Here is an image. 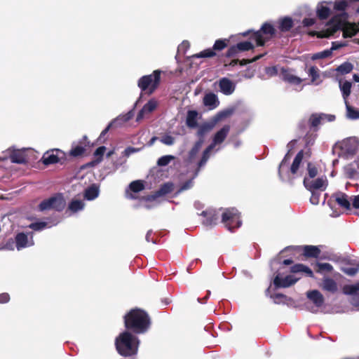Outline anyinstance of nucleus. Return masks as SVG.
I'll list each match as a JSON object with an SVG mask.
<instances>
[{
  "mask_svg": "<svg viewBox=\"0 0 359 359\" xmlns=\"http://www.w3.org/2000/svg\"><path fill=\"white\" fill-rule=\"evenodd\" d=\"M347 16L346 13L334 15L327 24L324 30L316 33L317 36L319 38L329 37L339 29L343 30L344 38L354 36L357 33L358 29L347 22Z\"/></svg>",
  "mask_w": 359,
  "mask_h": 359,
  "instance_id": "f257e3e1",
  "label": "nucleus"
},
{
  "mask_svg": "<svg viewBox=\"0 0 359 359\" xmlns=\"http://www.w3.org/2000/svg\"><path fill=\"white\" fill-rule=\"evenodd\" d=\"M150 325L149 316L144 311L132 309L125 316V325L126 328L132 330L137 334L145 332Z\"/></svg>",
  "mask_w": 359,
  "mask_h": 359,
  "instance_id": "f03ea898",
  "label": "nucleus"
},
{
  "mask_svg": "<svg viewBox=\"0 0 359 359\" xmlns=\"http://www.w3.org/2000/svg\"><path fill=\"white\" fill-rule=\"evenodd\" d=\"M139 343L137 337L128 332L120 334L115 341L118 353L126 357L133 355L137 353Z\"/></svg>",
  "mask_w": 359,
  "mask_h": 359,
  "instance_id": "7ed1b4c3",
  "label": "nucleus"
},
{
  "mask_svg": "<svg viewBox=\"0 0 359 359\" xmlns=\"http://www.w3.org/2000/svg\"><path fill=\"white\" fill-rule=\"evenodd\" d=\"M230 131V126L225 125L217 131L213 138L212 143L205 149L201 161L198 163V168L204 166L210 156V153L215 146L222 144L227 137Z\"/></svg>",
  "mask_w": 359,
  "mask_h": 359,
  "instance_id": "20e7f679",
  "label": "nucleus"
},
{
  "mask_svg": "<svg viewBox=\"0 0 359 359\" xmlns=\"http://www.w3.org/2000/svg\"><path fill=\"white\" fill-rule=\"evenodd\" d=\"M161 73V70L157 69L149 75L142 76L138 80V87L142 91H146L149 95L152 94L160 84Z\"/></svg>",
  "mask_w": 359,
  "mask_h": 359,
  "instance_id": "39448f33",
  "label": "nucleus"
},
{
  "mask_svg": "<svg viewBox=\"0 0 359 359\" xmlns=\"http://www.w3.org/2000/svg\"><path fill=\"white\" fill-rule=\"evenodd\" d=\"M275 34L274 27L268 22L264 23L261 29L252 34L251 39L254 41L257 46H263L266 41L269 40Z\"/></svg>",
  "mask_w": 359,
  "mask_h": 359,
  "instance_id": "423d86ee",
  "label": "nucleus"
},
{
  "mask_svg": "<svg viewBox=\"0 0 359 359\" xmlns=\"http://www.w3.org/2000/svg\"><path fill=\"white\" fill-rule=\"evenodd\" d=\"M359 141L355 137H351L336 144L335 149L340 150V154L346 156H352L357 151Z\"/></svg>",
  "mask_w": 359,
  "mask_h": 359,
  "instance_id": "0eeeda50",
  "label": "nucleus"
},
{
  "mask_svg": "<svg viewBox=\"0 0 359 359\" xmlns=\"http://www.w3.org/2000/svg\"><path fill=\"white\" fill-rule=\"evenodd\" d=\"M65 205L63 196L61 194H57L41 202L39 209L40 211L50 210L61 211L65 208Z\"/></svg>",
  "mask_w": 359,
  "mask_h": 359,
  "instance_id": "6e6552de",
  "label": "nucleus"
},
{
  "mask_svg": "<svg viewBox=\"0 0 359 359\" xmlns=\"http://www.w3.org/2000/svg\"><path fill=\"white\" fill-rule=\"evenodd\" d=\"M222 222L231 231L238 228L241 224L239 213L237 210L232 208L226 210L222 215Z\"/></svg>",
  "mask_w": 359,
  "mask_h": 359,
  "instance_id": "1a4fd4ad",
  "label": "nucleus"
},
{
  "mask_svg": "<svg viewBox=\"0 0 359 359\" xmlns=\"http://www.w3.org/2000/svg\"><path fill=\"white\" fill-rule=\"evenodd\" d=\"M309 300L313 304L312 306L306 305L307 309L312 313H317L319 309L324 304L323 295L316 290L309 291L306 293Z\"/></svg>",
  "mask_w": 359,
  "mask_h": 359,
  "instance_id": "9d476101",
  "label": "nucleus"
},
{
  "mask_svg": "<svg viewBox=\"0 0 359 359\" xmlns=\"http://www.w3.org/2000/svg\"><path fill=\"white\" fill-rule=\"evenodd\" d=\"M304 185L309 191H324L327 186V180L324 176L313 179L304 178Z\"/></svg>",
  "mask_w": 359,
  "mask_h": 359,
  "instance_id": "9b49d317",
  "label": "nucleus"
},
{
  "mask_svg": "<svg viewBox=\"0 0 359 359\" xmlns=\"http://www.w3.org/2000/svg\"><path fill=\"white\" fill-rule=\"evenodd\" d=\"M303 151H300L295 156L292 165L288 171L292 178L302 176L304 172V167L302 164Z\"/></svg>",
  "mask_w": 359,
  "mask_h": 359,
  "instance_id": "f8f14e48",
  "label": "nucleus"
},
{
  "mask_svg": "<svg viewBox=\"0 0 359 359\" xmlns=\"http://www.w3.org/2000/svg\"><path fill=\"white\" fill-rule=\"evenodd\" d=\"M158 105V102L155 98L150 99L139 111L136 121L140 122L142 119L148 118L149 114H151Z\"/></svg>",
  "mask_w": 359,
  "mask_h": 359,
  "instance_id": "ddd939ff",
  "label": "nucleus"
},
{
  "mask_svg": "<svg viewBox=\"0 0 359 359\" xmlns=\"http://www.w3.org/2000/svg\"><path fill=\"white\" fill-rule=\"evenodd\" d=\"M15 243L18 250L34 245L33 233H18L15 236Z\"/></svg>",
  "mask_w": 359,
  "mask_h": 359,
  "instance_id": "4468645a",
  "label": "nucleus"
},
{
  "mask_svg": "<svg viewBox=\"0 0 359 359\" xmlns=\"http://www.w3.org/2000/svg\"><path fill=\"white\" fill-rule=\"evenodd\" d=\"M299 279L300 277L294 274L288 275L285 278H282L280 274H278L273 280V284L276 287H288Z\"/></svg>",
  "mask_w": 359,
  "mask_h": 359,
  "instance_id": "2eb2a0df",
  "label": "nucleus"
},
{
  "mask_svg": "<svg viewBox=\"0 0 359 359\" xmlns=\"http://www.w3.org/2000/svg\"><path fill=\"white\" fill-rule=\"evenodd\" d=\"M63 155V152L60 149L50 150L44 153L41 161L46 165L54 164L57 163Z\"/></svg>",
  "mask_w": 359,
  "mask_h": 359,
  "instance_id": "dca6fc26",
  "label": "nucleus"
},
{
  "mask_svg": "<svg viewBox=\"0 0 359 359\" xmlns=\"http://www.w3.org/2000/svg\"><path fill=\"white\" fill-rule=\"evenodd\" d=\"M335 119V116L326 114H313L309 118L310 124L313 128L325 122H332Z\"/></svg>",
  "mask_w": 359,
  "mask_h": 359,
  "instance_id": "f3484780",
  "label": "nucleus"
},
{
  "mask_svg": "<svg viewBox=\"0 0 359 359\" xmlns=\"http://www.w3.org/2000/svg\"><path fill=\"white\" fill-rule=\"evenodd\" d=\"M280 76L285 82L291 85L299 86L302 82V79L294 75L292 69L281 68Z\"/></svg>",
  "mask_w": 359,
  "mask_h": 359,
  "instance_id": "a211bd4d",
  "label": "nucleus"
},
{
  "mask_svg": "<svg viewBox=\"0 0 359 359\" xmlns=\"http://www.w3.org/2000/svg\"><path fill=\"white\" fill-rule=\"evenodd\" d=\"M144 189V184L142 180L132 182L128 188L126 190V196L130 199H135L137 197L134 194L138 193Z\"/></svg>",
  "mask_w": 359,
  "mask_h": 359,
  "instance_id": "6ab92c4d",
  "label": "nucleus"
},
{
  "mask_svg": "<svg viewBox=\"0 0 359 359\" xmlns=\"http://www.w3.org/2000/svg\"><path fill=\"white\" fill-rule=\"evenodd\" d=\"M332 4V1H322L318 3L316 7L317 16L321 20L327 19L330 15V6Z\"/></svg>",
  "mask_w": 359,
  "mask_h": 359,
  "instance_id": "aec40b11",
  "label": "nucleus"
},
{
  "mask_svg": "<svg viewBox=\"0 0 359 359\" xmlns=\"http://www.w3.org/2000/svg\"><path fill=\"white\" fill-rule=\"evenodd\" d=\"M219 119V117L216 118L215 119H213L209 122H205L198 126L197 135L200 137V139L203 140V137L215 127L216 123Z\"/></svg>",
  "mask_w": 359,
  "mask_h": 359,
  "instance_id": "412c9836",
  "label": "nucleus"
},
{
  "mask_svg": "<svg viewBox=\"0 0 359 359\" xmlns=\"http://www.w3.org/2000/svg\"><path fill=\"white\" fill-rule=\"evenodd\" d=\"M254 47L251 41H243L231 46L228 50V55L233 56L239 51H246L252 49Z\"/></svg>",
  "mask_w": 359,
  "mask_h": 359,
  "instance_id": "4be33fe9",
  "label": "nucleus"
},
{
  "mask_svg": "<svg viewBox=\"0 0 359 359\" xmlns=\"http://www.w3.org/2000/svg\"><path fill=\"white\" fill-rule=\"evenodd\" d=\"M220 91L226 95H229L235 90L234 83L227 78H222L219 81Z\"/></svg>",
  "mask_w": 359,
  "mask_h": 359,
  "instance_id": "5701e85b",
  "label": "nucleus"
},
{
  "mask_svg": "<svg viewBox=\"0 0 359 359\" xmlns=\"http://www.w3.org/2000/svg\"><path fill=\"white\" fill-rule=\"evenodd\" d=\"M10 159L15 163H24L27 161L25 149H9Z\"/></svg>",
  "mask_w": 359,
  "mask_h": 359,
  "instance_id": "b1692460",
  "label": "nucleus"
},
{
  "mask_svg": "<svg viewBox=\"0 0 359 359\" xmlns=\"http://www.w3.org/2000/svg\"><path fill=\"white\" fill-rule=\"evenodd\" d=\"M294 144H295V142L292 141L287 144V148L289 149V151H288L287 154L285 156L284 158L283 159V161H281V163H280V165H279L278 174H279L280 177L283 180H286L283 175V171L285 168H287V165H288L290 158V151L292 149Z\"/></svg>",
  "mask_w": 359,
  "mask_h": 359,
  "instance_id": "393cba45",
  "label": "nucleus"
},
{
  "mask_svg": "<svg viewBox=\"0 0 359 359\" xmlns=\"http://www.w3.org/2000/svg\"><path fill=\"white\" fill-rule=\"evenodd\" d=\"M203 104L209 109H214L218 107L219 101L217 96L213 93L205 94L203 97Z\"/></svg>",
  "mask_w": 359,
  "mask_h": 359,
  "instance_id": "a878e982",
  "label": "nucleus"
},
{
  "mask_svg": "<svg viewBox=\"0 0 359 359\" xmlns=\"http://www.w3.org/2000/svg\"><path fill=\"white\" fill-rule=\"evenodd\" d=\"M334 198L335 201L341 207L349 210L351 208V199H348V197L346 194L343 193H337L334 195Z\"/></svg>",
  "mask_w": 359,
  "mask_h": 359,
  "instance_id": "bb28decb",
  "label": "nucleus"
},
{
  "mask_svg": "<svg viewBox=\"0 0 359 359\" xmlns=\"http://www.w3.org/2000/svg\"><path fill=\"white\" fill-rule=\"evenodd\" d=\"M321 287L324 290L332 293L336 292L338 289L336 281L327 277L323 278Z\"/></svg>",
  "mask_w": 359,
  "mask_h": 359,
  "instance_id": "cd10ccee",
  "label": "nucleus"
},
{
  "mask_svg": "<svg viewBox=\"0 0 359 359\" xmlns=\"http://www.w3.org/2000/svg\"><path fill=\"white\" fill-rule=\"evenodd\" d=\"M202 215L205 217L203 223L206 226L216 224L219 218V216L215 210L203 211Z\"/></svg>",
  "mask_w": 359,
  "mask_h": 359,
  "instance_id": "c85d7f7f",
  "label": "nucleus"
},
{
  "mask_svg": "<svg viewBox=\"0 0 359 359\" xmlns=\"http://www.w3.org/2000/svg\"><path fill=\"white\" fill-rule=\"evenodd\" d=\"M203 144V140H202V139H200L198 141H197L194 144V145L193 146V147L189 152L188 158L187 160V162L191 163L195 160L198 153L199 152L200 149H201Z\"/></svg>",
  "mask_w": 359,
  "mask_h": 359,
  "instance_id": "c756f323",
  "label": "nucleus"
},
{
  "mask_svg": "<svg viewBox=\"0 0 359 359\" xmlns=\"http://www.w3.org/2000/svg\"><path fill=\"white\" fill-rule=\"evenodd\" d=\"M84 207L85 203L83 201L74 198L68 205V210L71 211L72 213H76L83 210Z\"/></svg>",
  "mask_w": 359,
  "mask_h": 359,
  "instance_id": "7c9ffc66",
  "label": "nucleus"
},
{
  "mask_svg": "<svg viewBox=\"0 0 359 359\" xmlns=\"http://www.w3.org/2000/svg\"><path fill=\"white\" fill-rule=\"evenodd\" d=\"M172 187H173L172 184H171V183H166V184H163L161 187V189L156 193V195L148 196L147 200H148V201L154 200L158 196L167 194H168V193H170V192H171L172 191Z\"/></svg>",
  "mask_w": 359,
  "mask_h": 359,
  "instance_id": "2f4dec72",
  "label": "nucleus"
},
{
  "mask_svg": "<svg viewBox=\"0 0 359 359\" xmlns=\"http://www.w3.org/2000/svg\"><path fill=\"white\" fill-rule=\"evenodd\" d=\"M198 113L196 111H189L187 116L186 123L189 128H194L197 127Z\"/></svg>",
  "mask_w": 359,
  "mask_h": 359,
  "instance_id": "473e14b6",
  "label": "nucleus"
},
{
  "mask_svg": "<svg viewBox=\"0 0 359 359\" xmlns=\"http://www.w3.org/2000/svg\"><path fill=\"white\" fill-rule=\"evenodd\" d=\"M291 272L293 273H297L299 272L305 273L308 276L313 277V271L306 266L302 264H297L292 266Z\"/></svg>",
  "mask_w": 359,
  "mask_h": 359,
  "instance_id": "72a5a7b5",
  "label": "nucleus"
},
{
  "mask_svg": "<svg viewBox=\"0 0 359 359\" xmlns=\"http://www.w3.org/2000/svg\"><path fill=\"white\" fill-rule=\"evenodd\" d=\"M99 195V188L96 185H92L88 187L84 194V196L87 200L92 201L96 198Z\"/></svg>",
  "mask_w": 359,
  "mask_h": 359,
  "instance_id": "f704fd0d",
  "label": "nucleus"
},
{
  "mask_svg": "<svg viewBox=\"0 0 359 359\" xmlns=\"http://www.w3.org/2000/svg\"><path fill=\"white\" fill-rule=\"evenodd\" d=\"M351 83L350 81L339 82V88L342 93L344 102L347 101V98L351 93Z\"/></svg>",
  "mask_w": 359,
  "mask_h": 359,
  "instance_id": "c9c22d12",
  "label": "nucleus"
},
{
  "mask_svg": "<svg viewBox=\"0 0 359 359\" xmlns=\"http://www.w3.org/2000/svg\"><path fill=\"white\" fill-rule=\"evenodd\" d=\"M346 118L351 120L359 118V111L349 105L348 101H346Z\"/></svg>",
  "mask_w": 359,
  "mask_h": 359,
  "instance_id": "e433bc0d",
  "label": "nucleus"
},
{
  "mask_svg": "<svg viewBox=\"0 0 359 359\" xmlns=\"http://www.w3.org/2000/svg\"><path fill=\"white\" fill-rule=\"evenodd\" d=\"M292 25V20L289 17L280 19L278 22V27L282 32L289 31Z\"/></svg>",
  "mask_w": 359,
  "mask_h": 359,
  "instance_id": "4c0bfd02",
  "label": "nucleus"
},
{
  "mask_svg": "<svg viewBox=\"0 0 359 359\" xmlns=\"http://www.w3.org/2000/svg\"><path fill=\"white\" fill-rule=\"evenodd\" d=\"M320 250L313 245H306L304 248V254L306 257H317Z\"/></svg>",
  "mask_w": 359,
  "mask_h": 359,
  "instance_id": "58836bf2",
  "label": "nucleus"
},
{
  "mask_svg": "<svg viewBox=\"0 0 359 359\" xmlns=\"http://www.w3.org/2000/svg\"><path fill=\"white\" fill-rule=\"evenodd\" d=\"M359 291V281L353 285H346L343 287V292L346 294H354Z\"/></svg>",
  "mask_w": 359,
  "mask_h": 359,
  "instance_id": "ea45409f",
  "label": "nucleus"
},
{
  "mask_svg": "<svg viewBox=\"0 0 359 359\" xmlns=\"http://www.w3.org/2000/svg\"><path fill=\"white\" fill-rule=\"evenodd\" d=\"M308 74L310 77H311V82L313 83H316L318 85L320 82L318 81V79L319 78V70L316 67H311L309 69Z\"/></svg>",
  "mask_w": 359,
  "mask_h": 359,
  "instance_id": "a19ab883",
  "label": "nucleus"
},
{
  "mask_svg": "<svg viewBox=\"0 0 359 359\" xmlns=\"http://www.w3.org/2000/svg\"><path fill=\"white\" fill-rule=\"evenodd\" d=\"M348 6L347 0H336L334 4V8L341 12V14L346 13L345 10Z\"/></svg>",
  "mask_w": 359,
  "mask_h": 359,
  "instance_id": "79ce46f5",
  "label": "nucleus"
},
{
  "mask_svg": "<svg viewBox=\"0 0 359 359\" xmlns=\"http://www.w3.org/2000/svg\"><path fill=\"white\" fill-rule=\"evenodd\" d=\"M133 116H134V112H133V110L132 109V110L129 111L128 112H127L126 114L119 116L113 122L114 123L117 122L119 123H126V122L128 121L129 120H130Z\"/></svg>",
  "mask_w": 359,
  "mask_h": 359,
  "instance_id": "37998d69",
  "label": "nucleus"
},
{
  "mask_svg": "<svg viewBox=\"0 0 359 359\" xmlns=\"http://www.w3.org/2000/svg\"><path fill=\"white\" fill-rule=\"evenodd\" d=\"M353 66L351 63L346 62L337 68V71L342 74H346L352 71Z\"/></svg>",
  "mask_w": 359,
  "mask_h": 359,
  "instance_id": "c03bdc74",
  "label": "nucleus"
},
{
  "mask_svg": "<svg viewBox=\"0 0 359 359\" xmlns=\"http://www.w3.org/2000/svg\"><path fill=\"white\" fill-rule=\"evenodd\" d=\"M332 55V50L327 49L324 50L323 51L316 53L313 54L311 56V59L313 60H318V59H323V58H327Z\"/></svg>",
  "mask_w": 359,
  "mask_h": 359,
  "instance_id": "a18cd8bd",
  "label": "nucleus"
},
{
  "mask_svg": "<svg viewBox=\"0 0 359 359\" xmlns=\"http://www.w3.org/2000/svg\"><path fill=\"white\" fill-rule=\"evenodd\" d=\"M159 140L163 144L167 146L173 145L175 142V138L170 134H165L159 138Z\"/></svg>",
  "mask_w": 359,
  "mask_h": 359,
  "instance_id": "49530a36",
  "label": "nucleus"
},
{
  "mask_svg": "<svg viewBox=\"0 0 359 359\" xmlns=\"http://www.w3.org/2000/svg\"><path fill=\"white\" fill-rule=\"evenodd\" d=\"M175 159V156L172 155L163 156L158 158L157 164L159 166H165L168 165L172 160Z\"/></svg>",
  "mask_w": 359,
  "mask_h": 359,
  "instance_id": "de8ad7c7",
  "label": "nucleus"
},
{
  "mask_svg": "<svg viewBox=\"0 0 359 359\" xmlns=\"http://www.w3.org/2000/svg\"><path fill=\"white\" fill-rule=\"evenodd\" d=\"M341 271L346 275L353 276H355L359 271V266L342 267Z\"/></svg>",
  "mask_w": 359,
  "mask_h": 359,
  "instance_id": "09e8293b",
  "label": "nucleus"
},
{
  "mask_svg": "<svg viewBox=\"0 0 359 359\" xmlns=\"http://www.w3.org/2000/svg\"><path fill=\"white\" fill-rule=\"evenodd\" d=\"M307 171H308V175L306 176L304 178L313 179L316 177L317 173H318L316 168L315 166H313L310 163H307Z\"/></svg>",
  "mask_w": 359,
  "mask_h": 359,
  "instance_id": "8fccbe9b",
  "label": "nucleus"
},
{
  "mask_svg": "<svg viewBox=\"0 0 359 359\" xmlns=\"http://www.w3.org/2000/svg\"><path fill=\"white\" fill-rule=\"evenodd\" d=\"M311 192V196L310 201L313 205H318L320 203V196L323 191H310Z\"/></svg>",
  "mask_w": 359,
  "mask_h": 359,
  "instance_id": "3c124183",
  "label": "nucleus"
},
{
  "mask_svg": "<svg viewBox=\"0 0 359 359\" xmlns=\"http://www.w3.org/2000/svg\"><path fill=\"white\" fill-rule=\"evenodd\" d=\"M48 223L46 222H38L32 223L29 225V227L34 231H41L47 227Z\"/></svg>",
  "mask_w": 359,
  "mask_h": 359,
  "instance_id": "603ef678",
  "label": "nucleus"
},
{
  "mask_svg": "<svg viewBox=\"0 0 359 359\" xmlns=\"http://www.w3.org/2000/svg\"><path fill=\"white\" fill-rule=\"evenodd\" d=\"M318 271H332L333 269L332 266L329 263H318Z\"/></svg>",
  "mask_w": 359,
  "mask_h": 359,
  "instance_id": "864d4df0",
  "label": "nucleus"
},
{
  "mask_svg": "<svg viewBox=\"0 0 359 359\" xmlns=\"http://www.w3.org/2000/svg\"><path fill=\"white\" fill-rule=\"evenodd\" d=\"M105 150H106V147L104 146L100 147L95 150V151L94 153V156L95 157H97V163H99L102 161V156L104 155Z\"/></svg>",
  "mask_w": 359,
  "mask_h": 359,
  "instance_id": "5fc2aeb1",
  "label": "nucleus"
},
{
  "mask_svg": "<svg viewBox=\"0 0 359 359\" xmlns=\"http://www.w3.org/2000/svg\"><path fill=\"white\" fill-rule=\"evenodd\" d=\"M85 151V149L81 146H76L70 151V154L73 156H81Z\"/></svg>",
  "mask_w": 359,
  "mask_h": 359,
  "instance_id": "6e6d98bb",
  "label": "nucleus"
},
{
  "mask_svg": "<svg viewBox=\"0 0 359 359\" xmlns=\"http://www.w3.org/2000/svg\"><path fill=\"white\" fill-rule=\"evenodd\" d=\"M226 46L225 40L219 39L215 42L213 49L217 50H222Z\"/></svg>",
  "mask_w": 359,
  "mask_h": 359,
  "instance_id": "4d7b16f0",
  "label": "nucleus"
},
{
  "mask_svg": "<svg viewBox=\"0 0 359 359\" xmlns=\"http://www.w3.org/2000/svg\"><path fill=\"white\" fill-rule=\"evenodd\" d=\"M265 72L269 76L271 77L276 76L278 74V69L277 67L275 66L269 67L266 68Z\"/></svg>",
  "mask_w": 359,
  "mask_h": 359,
  "instance_id": "13d9d810",
  "label": "nucleus"
},
{
  "mask_svg": "<svg viewBox=\"0 0 359 359\" xmlns=\"http://www.w3.org/2000/svg\"><path fill=\"white\" fill-rule=\"evenodd\" d=\"M215 55V52L212 50L208 49L201 52L199 54H197L196 56L197 57H209L214 56Z\"/></svg>",
  "mask_w": 359,
  "mask_h": 359,
  "instance_id": "bf43d9fd",
  "label": "nucleus"
},
{
  "mask_svg": "<svg viewBox=\"0 0 359 359\" xmlns=\"http://www.w3.org/2000/svg\"><path fill=\"white\" fill-rule=\"evenodd\" d=\"M139 151H140L139 149H136V148H134V147H129L126 148L123 151V154L124 156L128 157L132 154L136 153V152H137Z\"/></svg>",
  "mask_w": 359,
  "mask_h": 359,
  "instance_id": "052dcab7",
  "label": "nucleus"
},
{
  "mask_svg": "<svg viewBox=\"0 0 359 359\" xmlns=\"http://www.w3.org/2000/svg\"><path fill=\"white\" fill-rule=\"evenodd\" d=\"M193 186V179L189 180L187 182H184L180 188L179 191H183L187 189H189Z\"/></svg>",
  "mask_w": 359,
  "mask_h": 359,
  "instance_id": "680f3d73",
  "label": "nucleus"
},
{
  "mask_svg": "<svg viewBox=\"0 0 359 359\" xmlns=\"http://www.w3.org/2000/svg\"><path fill=\"white\" fill-rule=\"evenodd\" d=\"M271 298L273 299V301L276 304H279L286 299V297L282 294H276L271 296Z\"/></svg>",
  "mask_w": 359,
  "mask_h": 359,
  "instance_id": "e2e57ef3",
  "label": "nucleus"
},
{
  "mask_svg": "<svg viewBox=\"0 0 359 359\" xmlns=\"http://www.w3.org/2000/svg\"><path fill=\"white\" fill-rule=\"evenodd\" d=\"M352 202L353 207L356 209H359V195L354 196L350 198Z\"/></svg>",
  "mask_w": 359,
  "mask_h": 359,
  "instance_id": "0e129e2a",
  "label": "nucleus"
},
{
  "mask_svg": "<svg viewBox=\"0 0 359 359\" xmlns=\"http://www.w3.org/2000/svg\"><path fill=\"white\" fill-rule=\"evenodd\" d=\"M316 22V20L314 18H304L303 20L302 24L304 27H311L314 25Z\"/></svg>",
  "mask_w": 359,
  "mask_h": 359,
  "instance_id": "69168bd1",
  "label": "nucleus"
},
{
  "mask_svg": "<svg viewBox=\"0 0 359 359\" xmlns=\"http://www.w3.org/2000/svg\"><path fill=\"white\" fill-rule=\"evenodd\" d=\"M351 295H352L351 300V304L355 306L359 307V294L355 293V294H351Z\"/></svg>",
  "mask_w": 359,
  "mask_h": 359,
  "instance_id": "338daca9",
  "label": "nucleus"
},
{
  "mask_svg": "<svg viewBox=\"0 0 359 359\" xmlns=\"http://www.w3.org/2000/svg\"><path fill=\"white\" fill-rule=\"evenodd\" d=\"M10 299L9 294L8 293H2L0 294V303H7Z\"/></svg>",
  "mask_w": 359,
  "mask_h": 359,
  "instance_id": "774afa93",
  "label": "nucleus"
}]
</instances>
